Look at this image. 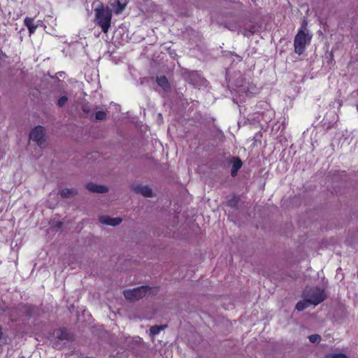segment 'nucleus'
I'll list each match as a JSON object with an SVG mask.
<instances>
[{"mask_svg":"<svg viewBox=\"0 0 358 358\" xmlns=\"http://www.w3.org/2000/svg\"><path fill=\"white\" fill-rule=\"evenodd\" d=\"M110 6L114 9L115 13L119 15L125 9L126 3H122L120 0H115L114 2L110 3Z\"/></svg>","mask_w":358,"mask_h":358,"instance_id":"nucleus-10","label":"nucleus"},{"mask_svg":"<svg viewBox=\"0 0 358 358\" xmlns=\"http://www.w3.org/2000/svg\"><path fill=\"white\" fill-rule=\"evenodd\" d=\"M67 101H68L67 96H62V97H60L58 99L57 106L59 107H62V106H64L67 103Z\"/></svg>","mask_w":358,"mask_h":358,"instance_id":"nucleus-19","label":"nucleus"},{"mask_svg":"<svg viewBox=\"0 0 358 358\" xmlns=\"http://www.w3.org/2000/svg\"><path fill=\"white\" fill-rule=\"evenodd\" d=\"M307 26H308V22L306 21V20H303L302 23H301V27L299 30H302L304 32H307V31H309L307 29Z\"/></svg>","mask_w":358,"mask_h":358,"instance_id":"nucleus-21","label":"nucleus"},{"mask_svg":"<svg viewBox=\"0 0 358 358\" xmlns=\"http://www.w3.org/2000/svg\"><path fill=\"white\" fill-rule=\"evenodd\" d=\"M60 194L63 198H71L77 194V190L74 188H65L62 189Z\"/></svg>","mask_w":358,"mask_h":358,"instance_id":"nucleus-12","label":"nucleus"},{"mask_svg":"<svg viewBox=\"0 0 358 358\" xmlns=\"http://www.w3.org/2000/svg\"><path fill=\"white\" fill-rule=\"evenodd\" d=\"M95 22L102 31L108 33L111 23L112 11L108 7L101 5L94 9Z\"/></svg>","mask_w":358,"mask_h":358,"instance_id":"nucleus-1","label":"nucleus"},{"mask_svg":"<svg viewBox=\"0 0 358 358\" xmlns=\"http://www.w3.org/2000/svg\"><path fill=\"white\" fill-rule=\"evenodd\" d=\"M106 113L103 110H99L95 113V119L96 120H103L106 118Z\"/></svg>","mask_w":358,"mask_h":358,"instance_id":"nucleus-17","label":"nucleus"},{"mask_svg":"<svg viewBox=\"0 0 358 358\" xmlns=\"http://www.w3.org/2000/svg\"><path fill=\"white\" fill-rule=\"evenodd\" d=\"M311 304L309 303V302L307 300H306V299L303 298V299L302 301H299L296 303V308L299 311H301V310H303L305 308H306L307 307H308Z\"/></svg>","mask_w":358,"mask_h":358,"instance_id":"nucleus-15","label":"nucleus"},{"mask_svg":"<svg viewBox=\"0 0 358 358\" xmlns=\"http://www.w3.org/2000/svg\"><path fill=\"white\" fill-rule=\"evenodd\" d=\"M131 189L135 193L140 194L145 197H152L154 196L152 189L148 185L134 184Z\"/></svg>","mask_w":358,"mask_h":358,"instance_id":"nucleus-6","label":"nucleus"},{"mask_svg":"<svg viewBox=\"0 0 358 358\" xmlns=\"http://www.w3.org/2000/svg\"><path fill=\"white\" fill-rule=\"evenodd\" d=\"M311 38L312 34L310 31L304 32L299 30L294 41V52L299 55H301L305 51L306 45L310 43Z\"/></svg>","mask_w":358,"mask_h":358,"instance_id":"nucleus-4","label":"nucleus"},{"mask_svg":"<svg viewBox=\"0 0 358 358\" xmlns=\"http://www.w3.org/2000/svg\"><path fill=\"white\" fill-rule=\"evenodd\" d=\"M326 358H348V357L341 353H334L327 355Z\"/></svg>","mask_w":358,"mask_h":358,"instance_id":"nucleus-20","label":"nucleus"},{"mask_svg":"<svg viewBox=\"0 0 358 358\" xmlns=\"http://www.w3.org/2000/svg\"><path fill=\"white\" fill-rule=\"evenodd\" d=\"M357 109H358V106H357Z\"/></svg>","mask_w":358,"mask_h":358,"instance_id":"nucleus-24","label":"nucleus"},{"mask_svg":"<svg viewBox=\"0 0 358 358\" xmlns=\"http://www.w3.org/2000/svg\"><path fill=\"white\" fill-rule=\"evenodd\" d=\"M24 23L25 26L27 27V29H29L30 34L34 33V31H36V29L38 27L37 25L34 24V19L31 18V17H25V19L24 20Z\"/></svg>","mask_w":358,"mask_h":358,"instance_id":"nucleus-11","label":"nucleus"},{"mask_svg":"<svg viewBox=\"0 0 358 358\" xmlns=\"http://www.w3.org/2000/svg\"><path fill=\"white\" fill-rule=\"evenodd\" d=\"M99 221L104 225L116 227L122 222V220L120 217H110L108 215H101L99 217Z\"/></svg>","mask_w":358,"mask_h":358,"instance_id":"nucleus-7","label":"nucleus"},{"mask_svg":"<svg viewBox=\"0 0 358 358\" xmlns=\"http://www.w3.org/2000/svg\"><path fill=\"white\" fill-rule=\"evenodd\" d=\"M45 129L41 126H37L30 133L29 138L33 141H35L37 145L42 147L45 144Z\"/></svg>","mask_w":358,"mask_h":358,"instance_id":"nucleus-5","label":"nucleus"},{"mask_svg":"<svg viewBox=\"0 0 358 358\" xmlns=\"http://www.w3.org/2000/svg\"><path fill=\"white\" fill-rule=\"evenodd\" d=\"M157 83L165 91L169 90V88H170L169 81H168L167 78L165 76H160V77H157Z\"/></svg>","mask_w":358,"mask_h":358,"instance_id":"nucleus-13","label":"nucleus"},{"mask_svg":"<svg viewBox=\"0 0 358 358\" xmlns=\"http://www.w3.org/2000/svg\"><path fill=\"white\" fill-rule=\"evenodd\" d=\"M83 111L85 113H89V110L85 107L83 108Z\"/></svg>","mask_w":358,"mask_h":358,"instance_id":"nucleus-23","label":"nucleus"},{"mask_svg":"<svg viewBox=\"0 0 358 358\" xmlns=\"http://www.w3.org/2000/svg\"><path fill=\"white\" fill-rule=\"evenodd\" d=\"M308 339L311 343H319L321 341V337L318 334H312L308 336Z\"/></svg>","mask_w":358,"mask_h":358,"instance_id":"nucleus-18","label":"nucleus"},{"mask_svg":"<svg viewBox=\"0 0 358 358\" xmlns=\"http://www.w3.org/2000/svg\"><path fill=\"white\" fill-rule=\"evenodd\" d=\"M242 164H243V163L240 159H238L237 157L233 158L232 168H231V174L233 177L236 176L237 172L241 168Z\"/></svg>","mask_w":358,"mask_h":358,"instance_id":"nucleus-9","label":"nucleus"},{"mask_svg":"<svg viewBox=\"0 0 358 358\" xmlns=\"http://www.w3.org/2000/svg\"><path fill=\"white\" fill-rule=\"evenodd\" d=\"M229 30L234 31L237 29V25L236 24H229L228 26H226Z\"/></svg>","mask_w":358,"mask_h":358,"instance_id":"nucleus-22","label":"nucleus"},{"mask_svg":"<svg viewBox=\"0 0 358 358\" xmlns=\"http://www.w3.org/2000/svg\"><path fill=\"white\" fill-rule=\"evenodd\" d=\"M156 288H152L148 286H141L131 289H126L123 294L126 299L129 301H137L143 297L154 294L157 292Z\"/></svg>","mask_w":358,"mask_h":358,"instance_id":"nucleus-2","label":"nucleus"},{"mask_svg":"<svg viewBox=\"0 0 358 358\" xmlns=\"http://www.w3.org/2000/svg\"><path fill=\"white\" fill-rule=\"evenodd\" d=\"M326 297L324 291L318 287L306 288L303 293V298L314 306L324 301Z\"/></svg>","mask_w":358,"mask_h":358,"instance_id":"nucleus-3","label":"nucleus"},{"mask_svg":"<svg viewBox=\"0 0 358 358\" xmlns=\"http://www.w3.org/2000/svg\"><path fill=\"white\" fill-rule=\"evenodd\" d=\"M54 335L56 338H57L59 340H61V341L66 340L69 338L68 332L66 331V330L63 329L57 330L54 333Z\"/></svg>","mask_w":358,"mask_h":358,"instance_id":"nucleus-14","label":"nucleus"},{"mask_svg":"<svg viewBox=\"0 0 358 358\" xmlns=\"http://www.w3.org/2000/svg\"><path fill=\"white\" fill-rule=\"evenodd\" d=\"M165 328V326H158V325H155V326H152L150 327V334L152 335V336H155V335H157L158 334H159V332L164 329Z\"/></svg>","mask_w":358,"mask_h":358,"instance_id":"nucleus-16","label":"nucleus"},{"mask_svg":"<svg viewBox=\"0 0 358 358\" xmlns=\"http://www.w3.org/2000/svg\"><path fill=\"white\" fill-rule=\"evenodd\" d=\"M86 187L90 192L95 193H106L108 191V189L106 186L102 185H96L92 182L88 183Z\"/></svg>","mask_w":358,"mask_h":358,"instance_id":"nucleus-8","label":"nucleus"}]
</instances>
